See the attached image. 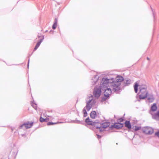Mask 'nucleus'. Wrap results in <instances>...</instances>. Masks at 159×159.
Here are the masks:
<instances>
[{
    "label": "nucleus",
    "instance_id": "nucleus-1",
    "mask_svg": "<svg viewBox=\"0 0 159 159\" xmlns=\"http://www.w3.org/2000/svg\"><path fill=\"white\" fill-rule=\"evenodd\" d=\"M101 87L103 88L110 86L112 91L117 92L120 90V83L113 81V79H109L107 78H103L102 79Z\"/></svg>",
    "mask_w": 159,
    "mask_h": 159
},
{
    "label": "nucleus",
    "instance_id": "nucleus-2",
    "mask_svg": "<svg viewBox=\"0 0 159 159\" xmlns=\"http://www.w3.org/2000/svg\"><path fill=\"white\" fill-rule=\"evenodd\" d=\"M86 105L85 107L86 108L87 111H89L93 105L95 103V101L93 99V97L92 95H90L88 97V98L86 100Z\"/></svg>",
    "mask_w": 159,
    "mask_h": 159
},
{
    "label": "nucleus",
    "instance_id": "nucleus-3",
    "mask_svg": "<svg viewBox=\"0 0 159 159\" xmlns=\"http://www.w3.org/2000/svg\"><path fill=\"white\" fill-rule=\"evenodd\" d=\"M146 89V86L144 85V88L140 89V99H143L147 97L148 92Z\"/></svg>",
    "mask_w": 159,
    "mask_h": 159
},
{
    "label": "nucleus",
    "instance_id": "nucleus-4",
    "mask_svg": "<svg viewBox=\"0 0 159 159\" xmlns=\"http://www.w3.org/2000/svg\"><path fill=\"white\" fill-rule=\"evenodd\" d=\"M109 86L107 87H105L104 88H103L102 89L101 87V84H100V87L101 88V90L102 91H104V95L105 97H108L109 95L111 94L112 92V89L111 88H108Z\"/></svg>",
    "mask_w": 159,
    "mask_h": 159
},
{
    "label": "nucleus",
    "instance_id": "nucleus-5",
    "mask_svg": "<svg viewBox=\"0 0 159 159\" xmlns=\"http://www.w3.org/2000/svg\"><path fill=\"white\" fill-rule=\"evenodd\" d=\"M143 133L147 134H151L153 132V129L151 127H145L142 129Z\"/></svg>",
    "mask_w": 159,
    "mask_h": 159
},
{
    "label": "nucleus",
    "instance_id": "nucleus-6",
    "mask_svg": "<svg viewBox=\"0 0 159 159\" xmlns=\"http://www.w3.org/2000/svg\"><path fill=\"white\" fill-rule=\"evenodd\" d=\"M101 88H97L94 89L93 92V95L95 97L98 98L101 95Z\"/></svg>",
    "mask_w": 159,
    "mask_h": 159
},
{
    "label": "nucleus",
    "instance_id": "nucleus-7",
    "mask_svg": "<svg viewBox=\"0 0 159 159\" xmlns=\"http://www.w3.org/2000/svg\"><path fill=\"white\" fill-rule=\"evenodd\" d=\"M33 122L30 123L29 122L24 123L23 124L21 125L19 127L20 129H21L24 125L26 129H28L31 128L33 125Z\"/></svg>",
    "mask_w": 159,
    "mask_h": 159
},
{
    "label": "nucleus",
    "instance_id": "nucleus-8",
    "mask_svg": "<svg viewBox=\"0 0 159 159\" xmlns=\"http://www.w3.org/2000/svg\"><path fill=\"white\" fill-rule=\"evenodd\" d=\"M123 126V125L122 123H115L114 125H112L111 127L117 129H119L122 128Z\"/></svg>",
    "mask_w": 159,
    "mask_h": 159
},
{
    "label": "nucleus",
    "instance_id": "nucleus-9",
    "mask_svg": "<svg viewBox=\"0 0 159 159\" xmlns=\"http://www.w3.org/2000/svg\"><path fill=\"white\" fill-rule=\"evenodd\" d=\"M96 129L101 128V123L99 122H96V121L93 122V125Z\"/></svg>",
    "mask_w": 159,
    "mask_h": 159
},
{
    "label": "nucleus",
    "instance_id": "nucleus-10",
    "mask_svg": "<svg viewBox=\"0 0 159 159\" xmlns=\"http://www.w3.org/2000/svg\"><path fill=\"white\" fill-rule=\"evenodd\" d=\"M101 128L104 129L109 126L110 125V123L109 122H105L101 123Z\"/></svg>",
    "mask_w": 159,
    "mask_h": 159
},
{
    "label": "nucleus",
    "instance_id": "nucleus-11",
    "mask_svg": "<svg viewBox=\"0 0 159 159\" xmlns=\"http://www.w3.org/2000/svg\"><path fill=\"white\" fill-rule=\"evenodd\" d=\"M99 78V76L97 75H95V77L92 79V80L93 81V82H92V84L93 85H94L96 84Z\"/></svg>",
    "mask_w": 159,
    "mask_h": 159
},
{
    "label": "nucleus",
    "instance_id": "nucleus-12",
    "mask_svg": "<svg viewBox=\"0 0 159 159\" xmlns=\"http://www.w3.org/2000/svg\"><path fill=\"white\" fill-rule=\"evenodd\" d=\"M124 80V78L122 76H118L116 78V81L115 82L120 83Z\"/></svg>",
    "mask_w": 159,
    "mask_h": 159
},
{
    "label": "nucleus",
    "instance_id": "nucleus-13",
    "mask_svg": "<svg viewBox=\"0 0 159 159\" xmlns=\"http://www.w3.org/2000/svg\"><path fill=\"white\" fill-rule=\"evenodd\" d=\"M125 126L127 128L129 129H131V125L130 124V122L129 121L126 120L125 123Z\"/></svg>",
    "mask_w": 159,
    "mask_h": 159
},
{
    "label": "nucleus",
    "instance_id": "nucleus-14",
    "mask_svg": "<svg viewBox=\"0 0 159 159\" xmlns=\"http://www.w3.org/2000/svg\"><path fill=\"white\" fill-rule=\"evenodd\" d=\"M90 116L91 118L93 119H94L97 116L96 112L95 111H92L90 114Z\"/></svg>",
    "mask_w": 159,
    "mask_h": 159
},
{
    "label": "nucleus",
    "instance_id": "nucleus-15",
    "mask_svg": "<svg viewBox=\"0 0 159 159\" xmlns=\"http://www.w3.org/2000/svg\"><path fill=\"white\" fill-rule=\"evenodd\" d=\"M157 107L156 103H153L151 107V110L152 111H154L157 110Z\"/></svg>",
    "mask_w": 159,
    "mask_h": 159
},
{
    "label": "nucleus",
    "instance_id": "nucleus-16",
    "mask_svg": "<svg viewBox=\"0 0 159 159\" xmlns=\"http://www.w3.org/2000/svg\"><path fill=\"white\" fill-rule=\"evenodd\" d=\"M85 122L89 125H93V122L92 121H90L89 117L87 118L86 120L85 121Z\"/></svg>",
    "mask_w": 159,
    "mask_h": 159
},
{
    "label": "nucleus",
    "instance_id": "nucleus-17",
    "mask_svg": "<svg viewBox=\"0 0 159 159\" xmlns=\"http://www.w3.org/2000/svg\"><path fill=\"white\" fill-rule=\"evenodd\" d=\"M139 83L137 82H136L135 83V85H134V91L136 93H137L138 92V87L139 86Z\"/></svg>",
    "mask_w": 159,
    "mask_h": 159
},
{
    "label": "nucleus",
    "instance_id": "nucleus-18",
    "mask_svg": "<svg viewBox=\"0 0 159 159\" xmlns=\"http://www.w3.org/2000/svg\"><path fill=\"white\" fill-rule=\"evenodd\" d=\"M131 82V80L129 79L124 80V83L125 84V86L128 85L130 84Z\"/></svg>",
    "mask_w": 159,
    "mask_h": 159
},
{
    "label": "nucleus",
    "instance_id": "nucleus-19",
    "mask_svg": "<svg viewBox=\"0 0 159 159\" xmlns=\"http://www.w3.org/2000/svg\"><path fill=\"white\" fill-rule=\"evenodd\" d=\"M39 120L41 122H47L48 120V119L47 118L44 119L42 117H41L40 118Z\"/></svg>",
    "mask_w": 159,
    "mask_h": 159
},
{
    "label": "nucleus",
    "instance_id": "nucleus-20",
    "mask_svg": "<svg viewBox=\"0 0 159 159\" xmlns=\"http://www.w3.org/2000/svg\"><path fill=\"white\" fill-rule=\"evenodd\" d=\"M155 119H158L159 118V111H157L153 116Z\"/></svg>",
    "mask_w": 159,
    "mask_h": 159
},
{
    "label": "nucleus",
    "instance_id": "nucleus-21",
    "mask_svg": "<svg viewBox=\"0 0 159 159\" xmlns=\"http://www.w3.org/2000/svg\"><path fill=\"white\" fill-rule=\"evenodd\" d=\"M148 100L149 102H152L154 100V98H153V96L152 95L150 97H148Z\"/></svg>",
    "mask_w": 159,
    "mask_h": 159
},
{
    "label": "nucleus",
    "instance_id": "nucleus-22",
    "mask_svg": "<svg viewBox=\"0 0 159 159\" xmlns=\"http://www.w3.org/2000/svg\"><path fill=\"white\" fill-rule=\"evenodd\" d=\"M63 123V122H56V123H53L52 122H48V123L47 125H53V124H57L58 123Z\"/></svg>",
    "mask_w": 159,
    "mask_h": 159
},
{
    "label": "nucleus",
    "instance_id": "nucleus-23",
    "mask_svg": "<svg viewBox=\"0 0 159 159\" xmlns=\"http://www.w3.org/2000/svg\"><path fill=\"white\" fill-rule=\"evenodd\" d=\"M83 111L84 113V116L85 117L87 116V113L86 111L85 107H84L83 110Z\"/></svg>",
    "mask_w": 159,
    "mask_h": 159
},
{
    "label": "nucleus",
    "instance_id": "nucleus-24",
    "mask_svg": "<svg viewBox=\"0 0 159 159\" xmlns=\"http://www.w3.org/2000/svg\"><path fill=\"white\" fill-rule=\"evenodd\" d=\"M40 42H38L34 48V51L36 50L39 47L40 45Z\"/></svg>",
    "mask_w": 159,
    "mask_h": 159
},
{
    "label": "nucleus",
    "instance_id": "nucleus-25",
    "mask_svg": "<svg viewBox=\"0 0 159 159\" xmlns=\"http://www.w3.org/2000/svg\"><path fill=\"white\" fill-rule=\"evenodd\" d=\"M32 106L36 110L37 109L36 105L35 104L32 103Z\"/></svg>",
    "mask_w": 159,
    "mask_h": 159
},
{
    "label": "nucleus",
    "instance_id": "nucleus-26",
    "mask_svg": "<svg viewBox=\"0 0 159 159\" xmlns=\"http://www.w3.org/2000/svg\"><path fill=\"white\" fill-rule=\"evenodd\" d=\"M124 120L122 118H121L118 120V122L120 123V122H123Z\"/></svg>",
    "mask_w": 159,
    "mask_h": 159
},
{
    "label": "nucleus",
    "instance_id": "nucleus-27",
    "mask_svg": "<svg viewBox=\"0 0 159 159\" xmlns=\"http://www.w3.org/2000/svg\"><path fill=\"white\" fill-rule=\"evenodd\" d=\"M98 130L100 132H102L104 130V129L102 128H98Z\"/></svg>",
    "mask_w": 159,
    "mask_h": 159
},
{
    "label": "nucleus",
    "instance_id": "nucleus-28",
    "mask_svg": "<svg viewBox=\"0 0 159 159\" xmlns=\"http://www.w3.org/2000/svg\"><path fill=\"white\" fill-rule=\"evenodd\" d=\"M57 18H55L54 22V24L57 25Z\"/></svg>",
    "mask_w": 159,
    "mask_h": 159
},
{
    "label": "nucleus",
    "instance_id": "nucleus-29",
    "mask_svg": "<svg viewBox=\"0 0 159 159\" xmlns=\"http://www.w3.org/2000/svg\"><path fill=\"white\" fill-rule=\"evenodd\" d=\"M57 26V25L53 24L52 26V29L53 30L55 29L56 28Z\"/></svg>",
    "mask_w": 159,
    "mask_h": 159
},
{
    "label": "nucleus",
    "instance_id": "nucleus-30",
    "mask_svg": "<svg viewBox=\"0 0 159 159\" xmlns=\"http://www.w3.org/2000/svg\"><path fill=\"white\" fill-rule=\"evenodd\" d=\"M155 135L157 136L159 138V130L155 133Z\"/></svg>",
    "mask_w": 159,
    "mask_h": 159
},
{
    "label": "nucleus",
    "instance_id": "nucleus-31",
    "mask_svg": "<svg viewBox=\"0 0 159 159\" xmlns=\"http://www.w3.org/2000/svg\"><path fill=\"white\" fill-rule=\"evenodd\" d=\"M136 98L138 101H139V93H138L136 96Z\"/></svg>",
    "mask_w": 159,
    "mask_h": 159
},
{
    "label": "nucleus",
    "instance_id": "nucleus-32",
    "mask_svg": "<svg viewBox=\"0 0 159 159\" xmlns=\"http://www.w3.org/2000/svg\"><path fill=\"white\" fill-rule=\"evenodd\" d=\"M75 123H80V121L79 120H76L74 122Z\"/></svg>",
    "mask_w": 159,
    "mask_h": 159
},
{
    "label": "nucleus",
    "instance_id": "nucleus-33",
    "mask_svg": "<svg viewBox=\"0 0 159 159\" xmlns=\"http://www.w3.org/2000/svg\"><path fill=\"white\" fill-rule=\"evenodd\" d=\"M43 39H40V41L38 42H40V44H41V43H42V42L43 41Z\"/></svg>",
    "mask_w": 159,
    "mask_h": 159
},
{
    "label": "nucleus",
    "instance_id": "nucleus-34",
    "mask_svg": "<svg viewBox=\"0 0 159 159\" xmlns=\"http://www.w3.org/2000/svg\"><path fill=\"white\" fill-rule=\"evenodd\" d=\"M97 136H98V138H101L102 137V136L101 135H98V134H97Z\"/></svg>",
    "mask_w": 159,
    "mask_h": 159
},
{
    "label": "nucleus",
    "instance_id": "nucleus-35",
    "mask_svg": "<svg viewBox=\"0 0 159 159\" xmlns=\"http://www.w3.org/2000/svg\"><path fill=\"white\" fill-rule=\"evenodd\" d=\"M139 129V127H138L136 129H135V130H137Z\"/></svg>",
    "mask_w": 159,
    "mask_h": 159
},
{
    "label": "nucleus",
    "instance_id": "nucleus-36",
    "mask_svg": "<svg viewBox=\"0 0 159 159\" xmlns=\"http://www.w3.org/2000/svg\"><path fill=\"white\" fill-rule=\"evenodd\" d=\"M29 61H30V60L29 59V60H28V67H29Z\"/></svg>",
    "mask_w": 159,
    "mask_h": 159
},
{
    "label": "nucleus",
    "instance_id": "nucleus-37",
    "mask_svg": "<svg viewBox=\"0 0 159 159\" xmlns=\"http://www.w3.org/2000/svg\"><path fill=\"white\" fill-rule=\"evenodd\" d=\"M147 60H150V59H149V57H147Z\"/></svg>",
    "mask_w": 159,
    "mask_h": 159
},
{
    "label": "nucleus",
    "instance_id": "nucleus-38",
    "mask_svg": "<svg viewBox=\"0 0 159 159\" xmlns=\"http://www.w3.org/2000/svg\"><path fill=\"white\" fill-rule=\"evenodd\" d=\"M11 130H12V131H13V129L12 128V129H11Z\"/></svg>",
    "mask_w": 159,
    "mask_h": 159
},
{
    "label": "nucleus",
    "instance_id": "nucleus-39",
    "mask_svg": "<svg viewBox=\"0 0 159 159\" xmlns=\"http://www.w3.org/2000/svg\"><path fill=\"white\" fill-rule=\"evenodd\" d=\"M38 36V37H39V38L40 37V36Z\"/></svg>",
    "mask_w": 159,
    "mask_h": 159
}]
</instances>
